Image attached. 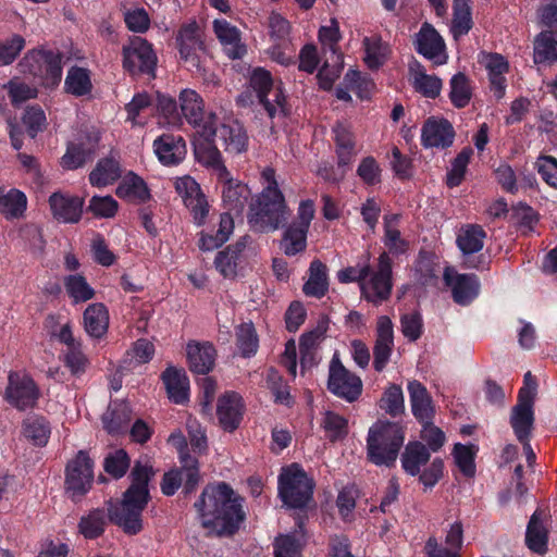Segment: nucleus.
Masks as SVG:
<instances>
[{"mask_svg":"<svg viewBox=\"0 0 557 557\" xmlns=\"http://www.w3.org/2000/svg\"><path fill=\"white\" fill-rule=\"evenodd\" d=\"M154 475L153 468L136 461L129 472V486L123 492L121 500L110 503L108 512L103 508L91 509L81 517L78 531L86 540H96L103 535L109 519L127 535H137L144 529L143 512L151 496L149 482Z\"/></svg>","mask_w":557,"mask_h":557,"instance_id":"nucleus-1","label":"nucleus"},{"mask_svg":"<svg viewBox=\"0 0 557 557\" xmlns=\"http://www.w3.org/2000/svg\"><path fill=\"white\" fill-rule=\"evenodd\" d=\"M244 503V497L221 481L207 484L194 508L203 529L219 537H231L246 520Z\"/></svg>","mask_w":557,"mask_h":557,"instance_id":"nucleus-2","label":"nucleus"},{"mask_svg":"<svg viewBox=\"0 0 557 557\" xmlns=\"http://www.w3.org/2000/svg\"><path fill=\"white\" fill-rule=\"evenodd\" d=\"M363 263L347 267L337 273L343 284L358 283L362 298L374 305L389 299L393 292V261L387 253H380L375 270L370 264L371 255L367 252Z\"/></svg>","mask_w":557,"mask_h":557,"instance_id":"nucleus-3","label":"nucleus"},{"mask_svg":"<svg viewBox=\"0 0 557 557\" xmlns=\"http://www.w3.org/2000/svg\"><path fill=\"white\" fill-rule=\"evenodd\" d=\"M405 441V430L398 422L377 420L368 432L367 456L375 466L393 467Z\"/></svg>","mask_w":557,"mask_h":557,"instance_id":"nucleus-4","label":"nucleus"},{"mask_svg":"<svg viewBox=\"0 0 557 557\" xmlns=\"http://www.w3.org/2000/svg\"><path fill=\"white\" fill-rule=\"evenodd\" d=\"M289 209L281 190L263 188L249 203L248 222L259 232L275 231L288 219Z\"/></svg>","mask_w":557,"mask_h":557,"instance_id":"nucleus-5","label":"nucleus"},{"mask_svg":"<svg viewBox=\"0 0 557 557\" xmlns=\"http://www.w3.org/2000/svg\"><path fill=\"white\" fill-rule=\"evenodd\" d=\"M178 453L180 467L166 471L160 483L161 492L165 496H173L181 487L184 496H188L197 490L201 481L199 460L189 454L184 438Z\"/></svg>","mask_w":557,"mask_h":557,"instance_id":"nucleus-6","label":"nucleus"},{"mask_svg":"<svg viewBox=\"0 0 557 557\" xmlns=\"http://www.w3.org/2000/svg\"><path fill=\"white\" fill-rule=\"evenodd\" d=\"M277 485L278 496L288 508L302 509L312 500L314 482L298 463L282 469Z\"/></svg>","mask_w":557,"mask_h":557,"instance_id":"nucleus-7","label":"nucleus"},{"mask_svg":"<svg viewBox=\"0 0 557 557\" xmlns=\"http://www.w3.org/2000/svg\"><path fill=\"white\" fill-rule=\"evenodd\" d=\"M175 46L180 60L184 62L188 71L198 74L205 72L203 63L208 50L205 34L195 20L180 26L175 35Z\"/></svg>","mask_w":557,"mask_h":557,"instance_id":"nucleus-8","label":"nucleus"},{"mask_svg":"<svg viewBox=\"0 0 557 557\" xmlns=\"http://www.w3.org/2000/svg\"><path fill=\"white\" fill-rule=\"evenodd\" d=\"M62 60L63 53L59 50L33 49L25 54L21 66L45 88L54 89L62 79Z\"/></svg>","mask_w":557,"mask_h":557,"instance_id":"nucleus-9","label":"nucleus"},{"mask_svg":"<svg viewBox=\"0 0 557 557\" xmlns=\"http://www.w3.org/2000/svg\"><path fill=\"white\" fill-rule=\"evenodd\" d=\"M95 461L86 450H78L67 461L64 470V491L67 497L79 503L92 488Z\"/></svg>","mask_w":557,"mask_h":557,"instance_id":"nucleus-10","label":"nucleus"},{"mask_svg":"<svg viewBox=\"0 0 557 557\" xmlns=\"http://www.w3.org/2000/svg\"><path fill=\"white\" fill-rule=\"evenodd\" d=\"M326 387L331 394L350 404L357 401L363 391L360 376L343 364L337 352L330 361Z\"/></svg>","mask_w":557,"mask_h":557,"instance_id":"nucleus-11","label":"nucleus"},{"mask_svg":"<svg viewBox=\"0 0 557 557\" xmlns=\"http://www.w3.org/2000/svg\"><path fill=\"white\" fill-rule=\"evenodd\" d=\"M41 392L34 379L24 372L10 371L4 399L20 411L37 407Z\"/></svg>","mask_w":557,"mask_h":557,"instance_id":"nucleus-12","label":"nucleus"},{"mask_svg":"<svg viewBox=\"0 0 557 557\" xmlns=\"http://www.w3.org/2000/svg\"><path fill=\"white\" fill-rule=\"evenodd\" d=\"M213 117L215 116L211 114L209 121L203 124L200 135L207 138L218 137L228 153L239 154L247 151L249 138L244 125L237 120H231L218 127L212 121Z\"/></svg>","mask_w":557,"mask_h":557,"instance_id":"nucleus-13","label":"nucleus"},{"mask_svg":"<svg viewBox=\"0 0 557 557\" xmlns=\"http://www.w3.org/2000/svg\"><path fill=\"white\" fill-rule=\"evenodd\" d=\"M123 67L131 75L154 76L157 55L152 45L141 37H134L128 45L123 46Z\"/></svg>","mask_w":557,"mask_h":557,"instance_id":"nucleus-14","label":"nucleus"},{"mask_svg":"<svg viewBox=\"0 0 557 557\" xmlns=\"http://www.w3.org/2000/svg\"><path fill=\"white\" fill-rule=\"evenodd\" d=\"M250 86L257 94L259 103L262 104L270 117H274L276 109L285 113L286 97L281 85L274 86L271 73L262 67H257L250 76Z\"/></svg>","mask_w":557,"mask_h":557,"instance_id":"nucleus-15","label":"nucleus"},{"mask_svg":"<svg viewBox=\"0 0 557 557\" xmlns=\"http://www.w3.org/2000/svg\"><path fill=\"white\" fill-rule=\"evenodd\" d=\"M413 47L418 54L433 62L434 65H443L448 61L446 44L442 35L429 22H424L414 35Z\"/></svg>","mask_w":557,"mask_h":557,"instance_id":"nucleus-16","label":"nucleus"},{"mask_svg":"<svg viewBox=\"0 0 557 557\" xmlns=\"http://www.w3.org/2000/svg\"><path fill=\"white\" fill-rule=\"evenodd\" d=\"M444 283L451 289L453 300L460 306L470 305L480 293V280L473 273L460 274L453 268H445Z\"/></svg>","mask_w":557,"mask_h":557,"instance_id":"nucleus-17","label":"nucleus"},{"mask_svg":"<svg viewBox=\"0 0 557 557\" xmlns=\"http://www.w3.org/2000/svg\"><path fill=\"white\" fill-rule=\"evenodd\" d=\"M456 131L445 117L430 116L421 128V146L425 149H447L453 146Z\"/></svg>","mask_w":557,"mask_h":557,"instance_id":"nucleus-18","label":"nucleus"},{"mask_svg":"<svg viewBox=\"0 0 557 557\" xmlns=\"http://www.w3.org/2000/svg\"><path fill=\"white\" fill-rule=\"evenodd\" d=\"M485 237L486 233L482 226L476 224L468 225L463 233L457 237V246L465 255L463 263L467 268L481 271L487 268L488 262L483 255L473 257V253L483 248Z\"/></svg>","mask_w":557,"mask_h":557,"instance_id":"nucleus-19","label":"nucleus"},{"mask_svg":"<svg viewBox=\"0 0 557 557\" xmlns=\"http://www.w3.org/2000/svg\"><path fill=\"white\" fill-rule=\"evenodd\" d=\"M245 411L243 397L236 392H225L218 398L216 416L225 432H234L240 424Z\"/></svg>","mask_w":557,"mask_h":557,"instance_id":"nucleus-20","label":"nucleus"},{"mask_svg":"<svg viewBox=\"0 0 557 557\" xmlns=\"http://www.w3.org/2000/svg\"><path fill=\"white\" fill-rule=\"evenodd\" d=\"M49 207L52 216L60 223L75 224L82 219L84 199L61 191H54L49 196Z\"/></svg>","mask_w":557,"mask_h":557,"instance_id":"nucleus-21","label":"nucleus"},{"mask_svg":"<svg viewBox=\"0 0 557 557\" xmlns=\"http://www.w3.org/2000/svg\"><path fill=\"white\" fill-rule=\"evenodd\" d=\"M394 348V325L387 315H381L376 322V338L373 347V368L382 372L389 362Z\"/></svg>","mask_w":557,"mask_h":557,"instance_id":"nucleus-22","label":"nucleus"},{"mask_svg":"<svg viewBox=\"0 0 557 557\" xmlns=\"http://www.w3.org/2000/svg\"><path fill=\"white\" fill-rule=\"evenodd\" d=\"M100 136L96 133L88 134L86 140L70 143L61 158L60 164L64 170L73 171L91 161L98 150Z\"/></svg>","mask_w":557,"mask_h":557,"instance_id":"nucleus-23","label":"nucleus"},{"mask_svg":"<svg viewBox=\"0 0 557 557\" xmlns=\"http://www.w3.org/2000/svg\"><path fill=\"white\" fill-rule=\"evenodd\" d=\"M480 63L484 65L490 89L497 100L504 98L507 88L505 74L509 71V63L504 55L497 52H481Z\"/></svg>","mask_w":557,"mask_h":557,"instance_id":"nucleus-24","label":"nucleus"},{"mask_svg":"<svg viewBox=\"0 0 557 557\" xmlns=\"http://www.w3.org/2000/svg\"><path fill=\"white\" fill-rule=\"evenodd\" d=\"M153 151L162 165H178L186 157V141L181 135L164 133L153 140Z\"/></svg>","mask_w":557,"mask_h":557,"instance_id":"nucleus-25","label":"nucleus"},{"mask_svg":"<svg viewBox=\"0 0 557 557\" xmlns=\"http://www.w3.org/2000/svg\"><path fill=\"white\" fill-rule=\"evenodd\" d=\"M219 182L222 183L224 209L235 216H240L251 198V190L246 184L231 177L230 173L226 177H220Z\"/></svg>","mask_w":557,"mask_h":557,"instance_id":"nucleus-26","label":"nucleus"},{"mask_svg":"<svg viewBox=\"0 0 557 557\" xmlns=\"http://www.w3.org/2000/svg\"><path fill=\"white\" fill-rule=\"evenodd\" d=\"M188 368L196 374H208L215 366L216 349L209 342H188L186 346Z\"/></svg>","mask_w":557,"mask_h":557,"instance_id":"nucleus-27","label":"nucleus"},{"mask_svg":"<svg viewBox=\"0 0 557 557\" xmlns=\"http://www.w3.org/2000/svg\"><path fill=\"white\" fill-rule=\"evenodd\" d=\"M445 544L449 547L440 546L437 540L431 536L424 546L428 557H460L463 544V525L460 521L450 524L445 536Z\"/></svg>","mask_w":557,"mask_h":557,"instance_id":"nucleus-28","label":"nucleus"},{"mask_svg":"<svg viewBox=\"0 0 557 557\" xmlns=\"http://www.w3.org/2000/svg\"><path fill=\"white\" fill-rule=\"evenodd\" d=\"M213 30L230 59H242L246 54V46L242 44L240 32L236 26L226 20H214Z\"/></svg>","mask_w":557,"mask_h":557,"instance_id":"nucleus-29","label":"nucleus"},{"mask_svg":"<svg viewBox=\"0 0 557 557\" xmlns=\"http://www.w3.org/2000/svg\"><path fill=\"white\" fill-rule=\"evenodd\" d=\"M171 401L183 405L189 399V379L184 369L169 366L161 374Z\"/></svg>","mask_w":557,"mask_h":557,"instance_id":"nucleus-30","label":"nucleus"},{"mask_svg":"<svg viewBox=\"0 0 557 557\" xmlns=\"http://www.w3.org/2000/svg\"><path fill=\"white\" fill-rule=\"evenodd\" d=\"M122 176V169L119 156L113 151L108 157L98 160L96 166L88 175V180L94 187H106L114 184Z\"/></svg>","mask_w":557,"mask_h":557,"instance_id":"nucleus-31","label":"nucleus"},{"mask_svg":"<svg viewBox=\"0 0 557 557\" xmlns=\"http://www.w3.org/2000/svg\"><path fill=\"white\" fill-rule=\"evenodd\" d=\"M533 406L534 400L518 399L511 409L510 425L517 440H527L532 435L535 421Z\"/></svg>","mask_w":557,"mask_h":557,"instance_id":"nucleus-32","label":"nucleus"},{"mask_svg":"<svg viewBox=\"0 0 557 557\" xmlns=\"http://www.w3.org/2000/svg\"><path fill=\"white\" fill-rule=\"evenodd\" d=\"M408 392L413 417L420 423H430L434 418L432 399L426 387L419 381L408 383Z\"/></svg>","mask_w":557,"mask_h":557,"instance_id":"nucleus-33","label":"nucleus"},{"mask_svg":"<svg viewBox=\"0 0 557 557\" xmlns=\"http://www.w3.org/2000/svg\"><path fill=\"white\" fill-rule=\"evenodd\" d=\"M533 61L540 65L557 63V29H543L535 36Z\"/></svg>","mask_w":557,"mask_h":557,"instance_id":"nucleus-34","label":"nucleus"},{"mask_svg":"<svg viewBox=\"0 0 557 557\" xmlns=\"http://www.w3.org/2000/svg\"><path fill=\"white\" fill-rule=\"evenodd\" d=\"M181 116L190 125L201 127L205 121V106L201 96L193 89H183L178 96Z\"/></svg>","mask_w":557,"mask_h":557,"instance_id":"nucleus-35","label":"nucleus"},{"mask_svg":"<svg viewBox=\"0 0 557 557\" xmlns=\"http://www.w3.org/2000/svg\"><path fill=\"white\" fill-rule=\"evenodd\" d=\"M115 194L121 199L133 200L138 203H145L151 197L146 182L132 171L123 177L116 187Z\"/></svg>","mask_w":557,"mask_h":557,"instance_id":"nucleus-36","label":"nucleus"},{"mask_svg":"<svg viewBox=\"0 0 557 557\" xmlns=\"http://www.w3.org/2000/svg\"><path fill=\"white\" fill-rule=\"evenodd\" d=\"M84 327L87 334L94 338L103 337L109 327V312L101 302L89 305L83 314Z\"/></svg>","mask_w":557,"mask_h":557,"instance_id":"nucleus-37","label":"nucleus"},{"mask_svg":"<svg viewBox=\"0 0 557 557\" xmlns=\"http://www.w3.org/2000/svg\"><path fill=\"white\" fill-rule=\"evenodd\" d=\"M430 457L431 454L423 443L409 442L400 457L401 468L407 474L416 476L420 473L421 467L429 462Z\"/></svg>","mask_w":557,"mask_h":557,"instance_id":"nucleus-38","label":"nucleus"},{"mask_svg":"<svg viewBox=\"0 0 557 557\" xmlns=\"http://www.w3.org/2000/svg\"><path fill=\"white\" fill-rule=\"evenodd\" d=\"M132 419V410L125 403H115L109 406L102 416L103 429L110 435L124 434Z\"/></svg>","mask_w":557,"mask_h":557,"instance_id":"nucleus-39","label":"nucleus"},{"mask_svg":"<svg viewBox=\"0 0 557 557\" xmlns=\"http://www.w3.org/2000/svg\"><path fill=\"white\" fill-rule=\"evenodd\" d=\"M329 290L327 267L319 259L311 261L309 267V278L302 286L306 296L322 298Z\"/></svg>","mask_w":557,"mask_h":557,"instance_id":"nucleus-40","label":"nucleus"},{"mask_svg":"<svg viewBox=\"0 0 557 557\" xmlns=\"http://www.w3.org/2000/svg\"><path fill=\"white\" fill-rule=\"evenodd\" d=\"M473 25L471 0H453V18L449 27L453 38L459 40L468 35Z\"/></svg>","mask_w":557,"mask_h":557,"instance_id":"nucleus-41","label":"nucleus"},{"mask_svg":"<svg viewBox=\"0 0 557 557\" xmlns=\"http://www.w3.org/2000/svg\"><path fill=\"white\" fill-rule=\"evenodd\" d=\"M525 545L535 554H544L548 546V531L542 521V511L535 510L527 525Z\"/></svg>","mask_w":557,"mask_h":557,"instance_id":"nucleus-42","label":"nucleus"},{"mask_svg":"<svg viewBox=\"0 0 557 557\" xmlns=\"http://www.w3.org/2000/svg\"><path fill=\"white\" fill-rule=\"evenodd\" d=\"M203 137V141L195 146L196 159L208 168L218 171V180L220 177L228 176V170L223 163L222 154L218 147L214 145L213 137Z\"/></svg>","mask_w":557,"mask_h":557,"instance_id":"nucleus-43","label":"nucleus"},{"mask_svg":"<svg viewBox=\"0 0 557 557\" xmlns=\"http://www.w3.org/2000/svg\"><path fill=\"white\" fill-rule=\"evenodd\" d=\"M64 90L75 97L88 96L92 90L90 71L78 65L70 67L64 81Z\"/></svg>","mask_w":557,"mask_h":557,"instance_id":"nucleus-44","label":"nucleus"},{"mask_svg":"<svg viewBox=\"0 0 557 557\" xmlns=\"http://www.w3.org/2000/svg\"><path fill=\"white\" fill-rule=\"evenodd\" d=\"M309 230L296 224H288L282 235L280 243L281 250L287 257H294L307 249V237Z\"/></svg>","mask_w":557,"mask_h":557,"instance_id":"nucleus-45","label":"nucleus"},{"mask_svg":"<svg viewBox=\"0 0 557 557\" xmlns=\"http://www.w3.org/2000/svg\"><path fill=\"white\" fill-rule=\"evenodd\" d=\"M27 209V197L26 195L16 188H11L9 191L5 190L0 197V213L7 220L20 219L24 215Z\"/></svg>","mask_w":557,"mask_h":557,"instance_id":"nucleus-46","label":"nucleus"},{"mask_svg":"<svg viewBox=\"0 0 557 557\" xmlns=\"http://www.w3.org/2000/svg\"><path fill=\"white\" fill-rule=\"evenodd\" d=\"M449 100L451 104L457 109L466 108L472 98V87L469 77L458 72L454 74L449 81Z\"/></svg>","mask_w":557,"mask_h":557,"instance_id":"nucleus-47","label":"nucleus"},{"mask_svg":"<svg viewBox=\"0 0 557 557\" xmlns=\"http://www.w3.org/2000/svg\"><path fill=\"white\" fill-rule=\"evenodd\" d=\"M236 346L243 358H251L257 354L259 337L252 322H244L236 327Z\"/></svg>","mask_w":557,"mask_h":557,"instance_id":"nucleus-48","label":"nucleus"},{"mask_svg":"<svg viewBox=\"0 0 557 557\" xmlns=\"http://www.w3.org/2000/svg\"><path fill=\"white\" fill-rule=\"evenodd\" d=\"M23 433L37 446H45L50 437L49 421L42 416H32L23 421Z\"/></svg>","mask_w":557,"mask_h":557,"instance_id":"nucleus-49","label":"nucleus"},{"mask_svg":"<svg viewBox=\"0 0 557 557\" xmlns=\"http://www.w3.org/2000/svg\"><path fill=\"white\" fill-rule=\"evenodd\" d=\"M63 283L73 304L86 302L95 297V289L82 274H70L64 277Z\"/></svg>","mask_w":557,"mask_h":557,"instance_id":"nucleus-50","label":"nucleus"},{"mask_svg":"<svg viewBox=\"0 0 557 557\" xmlns=\"http://www.w3.org/2000/svg\"><path fill=\"white\" fill-rule=\"evenodd\" d=\"M379 407L392 418H397L405 412L404 393L399 385L389 384L379 400Z\"/></svg>","mask_w":557,"mask_h":557,"instance_id":"nucleus-51","label":"nucleus"},{"mask_svg":"<svg viewBox=\"0 0 557 557\" xmlns=\"http://www.w3.org/2000/svg\"><path fill=\"white\" fill-rule=\"evenodd\" d=\"M473 154L471 147H465L451 161V168L446 174V185L449 188L458 187L465 180L470 159Z\"/></svg>","mask_w":557,"mask_h":557,"instance_id":"nucleus-52","label":"nucleus"},{"mask_svg":"<svg viewBox=\"0 0 557 557\" xmlns=\"http://www.w3.org/2000/svg\"><path fill=\"white\" fill-rule=\"evenodd\" d=\"M156 108L163 123L173 127L182 125L181 109L173 97L158 92Z\"/></svg>","mask_w":557,"mask_h":557,"instance_id":"nucleus-53","label":"nucleus"},{"mask_svg":"<svg viewBox=\"0 0 557 557\" xmlns=\"http://www.w3.org/2000/svg\"><path fill=\"white\" fill-rule=\"evenodd\" d=\"M131 458L123 448L109 453L103 460L104 471L115 480L122 479L128 471Z\"/></svg>","mask_w":557,"mask_h":557,"instance_id":"nucleus-54","label":"nucleus"},{"mask_svg":"<svg viewBox=\"0 0 557 557\" xmlns=\"http://www.w3.org/2000/svg\"><path fill=\"white\" fill-rule=\"evenodd\" d=\"M265 383L268 388L274 396V401L282 405H290L289 387L280 373V371L273 367L269 368L265 374Z\"/></svg>","mask_w":557,"mask_h":557,"instance_id":"nucleus-55","label":"nucleus"},{"mask_svg":"<svg viewBox=\"0 0 557 557\" xmlns=\"http://www.w3.org/2000/svg\"><path fill=\"white\" fill-rule=\"evenodd\" d=\"M478 448L474 445H463L457 443L454 446V457L456 465L461 473L467 478H472L475 474V455Z\"/></svg>","mask_w":557,"mask_h":557,"instance_id":"nucleus-56","label":"nucleus"},{"mask_svg":"<svg viewBox=\"0 0 557 557\" xmlns=\"http://www.w3.org/2000/svg\"><path fill=\"white\" fill-rule=\"evenodd\" d=\"M117 209L119 203L112 196L95 195L90 198L86 212L98 219H110L116 214Z\"/></svg>","mask_w":557,"mask_h":557,"instance_id":"nucleus-57","label":"nucleus"},{"mask_svg":"<svg viewBox=\"0 0 557 557\" xmlns=\"http://www.w3.org/2000/svg\"><path fill=\"white\" fill-rule=\"evenodd\" d=\"M25 38L18 34L0 39V66L12 64L25 48Z\"/></svg>","mask_w":557,"mask_h":557,"instance_id":"nucleus-58","label":"nucleus"},{"mask_svg":"<svg viewBox=\"0 0 557 557\" xmlns=\"http://www.w3.org/2000/svg\"><path fill=\"white\" fill-rule=\"evenodd\" d=\"M322 426L327 433L330 442L344 438L348 433V421L336 412L327 411L323 418Z\"/></svg>","mask_w":557,"mask_h":557,"instance_id":"nucleus-59","label":"nucleus"},{"mask_svg":"<svg viewBox=\"0 0 557 557\" xmlns=\"http://www.w3.org/2000/svg\"><path fill=\"white\" fill-rule=\"evenodd\" d=\"M383 244L387 248V251H382L381 253H387L388 258L404 255L409 248L408 242L401 238V234L398 228L384 227ZM391 260L393 261V259Z\"/></svg>","mask_w":557,"mask_h":557,"instance_id":"nucleus-60","label":"nucleus"},{"mask_svg":"<svg viewBox=\"0 0 557 557\" xmlns=\"http://www.w3.org/2000/svg\"><path fill=\"white\" fill-rule=\"evenodd\" d=\"M414 91L419 92L425 98L436 99L442 91L443 81L436 75H421V78H416L411 82Z\"/></svg>","mask_w":557,"mask_h":557,"instance_id":"nucleus-61","label":"nucleus"},{"mask_svg":"<svg viewBox=\"0 0 557 557\" xmlns=\"http://www.w3.org/2000/svg\"><path fill=\"white\" fill-rule=\"evenodd\" d=\"M403 335L410 342L418 341L423 333V320L419 311L405 313L400 318Z\"/></svg>","mask_w":557,"mask_h":557,"instance_id":"nucleus-62","label":"nucleus"},{"mask_svg":"<svg viewBox=\"0 0 557 557\" xmlns=\"http://www.w3.org/2000/svg\"><path fill=\"white\" fill-rule=\"evenodd\" d=\"M26 132L30 138H35L44 129L46 115L39 106L28 107L22 117Z\"/></svg>","mask_w":557,"mask_h":557,"instance_id":"nucleus-63","label":"nucleus"},{"mask_svg":"<svg viewBox=\"0 0 557 557\" xmlns=\"http://www.w3.org/2000/svg\"><path fill=\"white\" fill-rule=\"evenodd\" d=\"M535 168L542 180L549 187L557 189V159L553 156H540Z\"/></svg>","mask_w":557,"mask_h":557,"instance_id":"nucleus-64","label":"nucleus"}]
</instances>
